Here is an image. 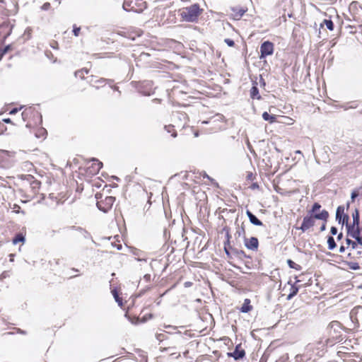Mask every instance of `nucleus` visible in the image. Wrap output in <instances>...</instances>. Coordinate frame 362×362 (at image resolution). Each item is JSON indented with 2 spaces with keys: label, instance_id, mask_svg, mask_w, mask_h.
Segmentation results:
<instances>
[{
  "label": "nucleus",
  "instance_id": "cd10ccee",
  "mask_svg": "<svg viewBox=\"0 0 362 362\" xmlns=\"http://www.w3.org/2000/svg\"><path fill=\"white\" fill-rule=\"evenodd\" d=\"M25 237L22 233H18L13 239L12 243L13 245H17L18 243H24Z\"/></svg>",
  "mask_w": 362,
  "mask_h": 362
},
{
  "label": "nucleus",
  "instance_id": "603ef678",
  "mask_svg": "<svg viewBox=\"0 0 362 362\" xmlns=\"http://www.w3.org/2000/svg\"><path fill=\"white\" fill-rule=\"evenodd\" d=\"M251 188L255 189L259 188V185L257 183H253L251 186Z\"/></svg>",
  "mask_w": 362,
  "mask_h": 362
},
{
  "label": "nucleus",
  "instance_id": "4c0bfd02",
  "mask_svg": "<svg viewBox=\"0 0 362 362\" xmlns=\"http://www.w3.org/2000/svg\"><path fill=\"white\" fill-rule=\"evenodd\" d=\"M156 339L158 341H163L164 339H166V335H165V334H163V333L157 334H156Z\"/></svg>",
  "mask_w": 362,
  "mask_h": 362
},
{
  "label": "nucleus",
  "instance_id": "4468645a",
  "mask_svg": "<svg viewBox=\"0 0 362 362\" xmlns=\"http://www.w3.org/2000/svg\"><path fill=\"white\" fill-rule=\"evenodd\" d=\"M127 313L130 315H132V317L136 320V322H146L153 317V315L151 313H144V310H142L139 315L136 317L134 315L132 309L129 308H128Z\"/></svg>",
  "mask_w": 362,
  "mask_h": 362
},
{
  "label": "nucleus",
  "instance_id": "3c124183",
  "mask_svg": "<svg viewBox=\"0 0 362 362\" xmlns=\"http://www.w3.org/2000/svg\"><path fill=\"white\" fill-rule=\"evenodd\" d=\"M234 45V42L233 40L228 39V46L233 47Z\"/></svg>",
  "mask_w": 362,
  "mask_h": 362
},
{
  "label": "nucleus",
  "instance_id": "864d4df0",
  "mask_svg": "<svg viewBox=\"0 0 362 362\" xmlns=\"http://www.w3.org/2000/svg\"><path fill=\"white\" fill-rule=\"evenodd\" d=\"M180 115H182V116H183V117H184L185 119L188 120V117H187V115L186 114H185V113H180Z\"/></svg>",
  "mask_w": 362,
  "mask_h": 362
},
{
  "label": "nucleus",
  "instance_id": "423d86ee",
  "mask_svg": "<svg viewBox=\"0 0 362 362\" xmlns=\"http://www.w3.org/2000/svg\"><path fill=\"white\" fill-rule=\"evenodd\" d=\"M88 78L89 84L97 89L103 88L107 84L111 85L114 83V81L112 79L98 77L95 75H90Z\"/></svg>",
  "mask_w": 362,
  "mask_h": 362
},
{
  "label": "nucleus",
  "instance_id": "6e6d98bb",
  "mask_svg": "<svg viewBox=\"0 0 362 362\" xmlns=\"http://www.w3.org/2000/svg\"><path fill=\"white\" fill-rule=\"evenodd\" d=\"M223 250L226 252V242L223 243Z\"/></svg>",
  "mask_w": 362,
  "mask_h": 362
},
{
  "label": "nucleus",
  "instance_id": "2f4dec72",
  "mask_svg": "<svg viewBox=\"0 0 362 362\" xmlns=\"http://www.w3.org/2000/svg\"><path fill=\"white\" fill-rule=\"evenodd\" d=\"M327 245L329 250H334L337 247L335 240L332 236H329L327 238Z\"/></svg>",
  "mask_w": 362,
  "mask_h": 362
},
{
  "label": "nucleus",
  "instance_id": "1a4fd4ad",
  "mask_svg": "<svg viewBox=\"0 0 362 362\" xmlns=\"http://www.w3.org/2000/svg\"><path fill=\"white\" fill-rule=\"evenodd\" d=\"M274 51V45L270 41H265L260 46V59L266 58L267 56L272 55Z\"/></svg>",
  "mask_w": 362,
  "mask_h": 362
},
{
  "label": "nucleus",
  "instance_id": "680f3d73",
  "mask_svg": "<svg viewBox=\"0 0 362 362\" xmlns=\"http://www.w3.org/2000/svg\"><path fill=\"white\" fill-rule=\"evenodd\" d=\"M121 247H122V246H121V245H119V247H117V249H118V250H120Z\"/></svg>",
  "mask_w": 362,
  "mask_h": 362
},
{
  "label": "nucleus",
  "instance_id": "4be33fe9",
  "mask_svg": "<svg viewBox=\"0 0 362 362\" xmlns=\"http://www.w3.org/2000/svg\"><path fill=\"white\" fill-rule=\"evenodd\" d=\"M247 215L250 222L255 226H262L263 223L251 211H247Z\"/></svg>",
  "mask_w": 362,
  "mask_h": 362
},
{
  "label": "nucleus",
  "instance_id": "dca6fc26",
  "mask_svg": "<svg viewBox=\"0 0 362 362\" xmlns=\"http://www.w3.org/2000/svg\"><path fill=\"white\" fill-rule=\"evenodd\" d=\"M245 247L251 250L256 251L259 247L258 239L255 237H251L250 238H245L244 240Z\"/></svg>",
  "mask_w": 362,
  "mask_h": 362
},
{
  "label": "nucleus",
  "instance_id": "58836bf2",
  "mask_svg": "<svg viewBox=\"0 0 362 362\" xmlns=\"http://www.w3.org/2000/svg\"><path fill=\"white\" fill-rule=\"evenodd\" d=\"M81 32V28L74 25L73 33L75 36H78Z\"/></svg>",
  "mask_w": 362,
  "mask_h": 362
},
{
  "label": "nucleus",
  "instance_id": "f8f14e48",
  "mask_svg": "<svg viewBox=\"0 0 362 362\" xmlns=\"http://www.w3.org/2000/svg\"><path fill=\"white\" fill-rule=\"evenodd\" d=\"M247 8L243 6H231L230 7V18L233 20H240L243 16L247 12Z\"/></svg>",
  "mask_w": 362,
  "mask_h": 362
},
{
  "label": "nucleus",
  "instance_id": "0eeeda50",
  "mask_svg": "<svg viewBox=\"0 0 362 362\" xmlns=\"http://www.w3.org/2000/svg\"><path fill=\"white\" fill-rule=\"evenodd\" d=\"M340 327V323L337 321H333L330 323L329 334L330 337L327 339V344H334L339 342L343 339L342 334L337 333V328Z\"/></svg>",
  "mask_w": 362,
  "mask_h": 362
},
{
  "label": "nucleus",
  "instance_id": "79ce46f5",
  "mask_svg": "<svg viewBox=\"0 0 362 362\" xmlns=\"http://www.w3.org/2000/svg\"><path fill=\"white\" fill-rule=\"evenodd\" d=\"M143 279L146 281V282H150L151 280V275L149 274H146L144 276V278Z\"/></svg>",
  "mask_w": 362,
  "mask_h": 362
},
{
  "label": "nucleus",
  "instance_id": "412c9836",
  "mask_svg": "<svg viewBox=\"0 0 362 362\" xmlns=\"http://www.w3.org/2000/svg\"><path fill=\"white\" fill-rule=\"evenodd\" d=\"M358 8L362 10V6L356 1L352 2L349 6V10L354 14V18H357L356 15L358 16V17H360V13L358 11Z\"/></svg>",
  "mask_w": 362,
  "mask_h": 362
},
{
  "label": "nucleus",
  "instance_id": "de8ad7c7",
  "mask_svg": "<svg viewBox=\"0 0 362 362\" xmlns=\"http://www.w3.org/2000/svg\"><path fill=\"white\" fill-rule=\"evenodd\" d=\"M345 249H346V247L345 245H344L343 243H341V245H340V247H339V252L341 253H343L345 252Z\"/></svg>",
  "mask_w": 362,
  "mask_h": 362
},
{
  "label": "nucleus",
  "instance_id": "a19ab883",
  "mask_svg": "<svg viewBox=\"0 0 362 362\" xmlns=\"http://www.w3.org/2000/svg\"><path fill=\"white\" fill-rule=\"evenodd\" d=\"M358 196V192L357 190H354L351 192V199L352 202H354L355 199Z\"/></svg>",
  "mask_w": 362,
  "mask_h": 362
},
{
  "label": "nucleus",
  "instance_id": "052dcab7",
  "mask_svg": "<svg viewBox=\"0 0 362 362\" xmlns=\"http://www.w3.org/2000/svg\"><path fill=\"white\" fill-rule=\"evenodd\" d=\"M198 136V133L197 132H195L194 133V136Z\"/></svg>",
  "mask_w": 362,
  "mask_h": 362
},
{
  "label": "nucleus",
  "instance_id": "7ed1b4c3",
  "mask_svg": "<svg viewBox=\"0 0 362 362\" xmlns=\"http://www.w3.org/2000/svg\"><path fill=\"white\" fill-rule=\"evenodd\" d=\"M22 117L26 122V127H33L41 123L42 116L40 112L31 107L25 108L22 112Z\"/></svg>",
  "mask_w": 362,
  "mask_h": 362
},
{
  "label": "nucleus",
  "instance_id": "2eb2a0df",
  "mask_svg": "<svg viewBox=\"0 0 362 362\" xmlns=\"http://www.w3.org/2000/svg\"><path fill=\"white\" fill-rule=\"evenodd\" d=\"M245 356V351L241 344L235 346L233 352L228 353V356L233 357L235 360L242 359Z\"/></svg>",
  "mask_w": 362,
  "mask_h": 362
},
{
  "label": "nucleus",
  "instance_id": "5701e85b",
  "mask_svg": "<svg viewBox=\"0 0 362 362\" xmlns=\"http://www.w3.org/2000/svg\"><path fill=\"white\" fill-rule=\"evenodd\" d=\"M262 118L265 121L269 122L270 124L279 122V121L277 120V117L276 115H270L267 112H264L262 113Z\"/></svg>",
  "mask_w": 362,
  "mask_h": 362
},
{
  "label": "nucleus",
  "instance_id": "13d9d810",
  "mask_svg": "<svg viewBox=\"0 0 362 362\" xmlns=\"http://www.w3.org/2000/svg\"><path fill=\"white\" fill-rule=\"evenodd\" d=\"M325 224H323L321 228V230H325Z\"/></svg>",
  "mask_w": 362,
  "mask_h": 362
},
{
  "label": "nucleus",
  "instance_id": "c9c22d12",
  "mask_svg": "<svg viewBox=\"0 0 362 362\" xmlns=\"http://www.w3.org/2000/svg\"><path fill=\"white\" fill-rule=\"evenodd\" d=\"M345 241H346V245H347L346 248H349L350 246L351 247L352 249L355 248V245H356V242H354L349 238H346L345 240Z\"/></svg>",
  "mask_w": 362,
  "mask_h": 362
},
{
  "label": "nucleus",
  "instance_id": "c756f323",
  "mask_svg": "<svg viewBox=\"0 0 362 362\" xmlns=\"http://www.w3.org/2000/svg\"><path fill=\"white\" fill-rule=\"evenodd\" d=\"M287 264L290 268L293 269L296 271H300L302 269V267L300 264H296L291 259H288Z\"/></svg>",
  "mask_w": 362,
  "mask_h": 362
},
{
  "label": "nucleus",
  "instance_id": "f257e3e1",
  "mask_svg": "<svg viewBox=\"0 0 362 362\" xmlns=\"http://www.w3.org/2000/svg\"><path fill=\"white\" fill-rule=\"evenodd\" d=\"M328 218L329 213L325 209L320 211V214H315V215L308 214L303 218L301 226L296 228L302 230V232H305L315 226V219L322 220L326 222Z\"/></svg>",
  "mask_w": 362,
  "mask_h": 362
},
{
  "label": "nucleus",
  "instance_id": "8fccbe9b",
  "mask_svg": "<svg viewBox=\"0 0 362 362\" xmlns=\"http://www.w3.org/2000/svg\"><path fill=\"white\" fill-rule=\"evenodd\" d=\"M175 347H163V346H160V350L163 351H168L169 349H175Z\"/></svg>",
  "mask_w": 362,
  "mask_h": 362
},
{
  "label": "nucleus",
  "instance_id": "09e8293b",
  "mask_svg": "<svg viewBox=\"0 0 362 362\" xmlns=\"http://www.w3.org/2000/svg\"><path fill=\"white\" fill-rule=\"evenodd\" d=\"M170 355L175 356V358H178V357H180V354L178 351H175V352L170 353Z\"/></svg>",
  "mask_w": 362,
  "mask_h": 362
},
{
  "label": "nucleus",
  "instance_id": "c03bdc74",
  "mask_svg": "<svg viewBox=\"0 0 362 362\" xmlns=\"http://www.w3.org/2000/svg\"><path fill=\"white\" fill-rule=\"evenodd\" d=\"M50 4L49 2H46L42 6V8L43 10H48L50 8Z\"/></svg>",
  "mask_w": 362,
  "mask_h": 362
},
{
  "label": "nucleus",
  "instance_id": "ea45409f",
  "mask_svg": "<svg viewBox=\"0 0 362 362\" xmlns=\"http://www.w3.org/2000/svg\"><path fill=\"white\" fill-rule=\"evenodd\" d=\"M12 209L16 214H19L21 212V207L16 204H13V206H12Z\"/></svg>",
  "mask_w": 362,
  "mask_h": 362
},
{
  "label": "nucleus",
  "instance_id": "f03ea898",
  "mask_svg": "<svg viewBox=\"0 0 362 362\" xmlns=\"http://www.w3.org/2000/svg\"><path fill=\"white\" fill-rule=\"evenodd\" d=\"M203 9L200 8L197 4L183 8L181 11L180 16L183 21L187 22H196L199 16L202 13Z\"/></svg>",
  "mask_w": 362,
  "mask_h": 362
},
{
  "label": "nucleus",
  "instance_id": "f3484780",
  "mask_svg": "<svg viewBox=\"0 0 362 362\" xmlns=\"http://www.w3.org/2000/svg\"><path fill=\"white\" fill-rule=\"evenodd\" d=\"M287 286H288V293L287 295L286 299L291 300L298 293L299 286H297L296 284H292L291 281H288L287 285H285L284 289H286Z\"/></svg>",
  "mask_w": 362,
  "mask_h": 362
},
{
  "label": "nucleus",
  "instance_id": "a18cd8bd",
  "mask_svg": "<svg viewBox=\"0 0 362 362\" xmlns=\"http://www.w3.org/2000/svg\"><path fill=\"white\" fill-rule=\"evenodd\" d=\"M255 179V175L252 173H248L247 175V180H253Z\"/></svg>",
  "mask_w": 362,
  "mask_h": 362
},
{
  "label": "nucleus",
  "instance_id": "7c9ffc66",
  "mask_svg": "<svg viewBox=\"0 0 362 362\" xmlns=\"http://www.w3.org/2000/svg\"><path fill=\"white\" fill-rule=\"evenodd\" d=\"M282 118V121H279L280 123L286 124L288 125H292L294 124L295 120L287 116H281Z\"/></svg>",
  "mask_w": 362,
  "mask_h": 362
},
{
  "label": "nucleus",
  "instance_id": "f704fd0d",
  "mask_svg": "<svg viewBox=\"0 0 362 362\" xmlns=\"http://www.w3.org/2000/svg\"><path fill=\"white\" fill-rule=\"evenodd\" d=\"M47 134V132L44 128H40L37 129V133H36L37 137H44Z\"/></svg>",
  "mask_w": 362,
  "mask_h": 362
},
{
  "label": "nucleus",
  "instance_id": "4d7b16f0",
  "mask_svg": "<svg viewBox=\"0 0 362 362\" xmlns=\"http://www.w3.org/2000/svg\"><path fill=\"white\" fill-rule=\"evenodd\" d=\"M4 121L6 123H9L11 122L10 119H4Z\"/></svg>",
  "mask_w": 362,
  "mask_h": 362
},
{
  "label": "nucleus",
  "instance_id": "aec40b11",
  "mask_svg": "<svg viewBox=\"0 0 362 362\" xmlns=\"http://www.w3.org/2000/svg\"><path fill=\"white\" fill-rule=\"evenodd\" d=\"M41 186V182L37 180H33L30 183V188L32 189V195L35 196L38 194L39 189Z\"/></svg>",
  "mask_w": 362,
  "mask_h": 362
},
{
  "label": "nucleus",
  "instance_id": "72a5a7b5",
  "mask_svg": "<svg viewBox=\"0 0 362 362\" xmlns=\"http://www.w3.org/2000/svg\"><path fill=\"white\" fill-rule=\"evenodd\" d=\"M218 225L219 226H221L222 227V231H223L225 229H226V226H223L224 223H225V219L223 218V215H221V212L219 213L218 214Z\"/></svg>",
  "mask_w": 362,
  "mask_h": 362
},
{
  "label": "nucleus",
  "instance_id": "473e14b6",
  "mask_svg": "<svg viewBox=\"0 0 362 362\" xmlns=\"http://www.w3.org/2000/svg\"><path fill=\"white\" fill-rule=\"evenodd\" d=\"M165 129L168 133L170 134L171 136L175 137L177 136V132L173 125H167L165 127Z\"/></svg>",
  "mask_w": 362,
  "mask_h": 362
},
{
  "label": "nucleus",
  "instance_id": "c85d7f7f",
  "mask_svg": "<svg viewBox=\"0 0 362 362\" xmlns=\"http://www.w3.org/2000/svg\"><path fill=\"white\" fill-rule=\"evenodd\" d=\"M324 25H325L327 28V29H329L331 31L333 30L334 28V23L330 19H325L323 22L321 23L320 26L323 27Z\"/></svg>",
  "mask_w": 362,
  "mask_h": 362
},
{
  "label": "nucleus",
  "instance_id": "b1692460",
  "mask_svg": "<svg viewBox=\"0 0 362 362\" xmlns=\"http://www.w3.org/2000/svg\"><path fill=\"white\" fill-rule=\"evenodd\" d=\"M71 272L78 273L79 271H78V269H76L74 268H68L66 271L64 272V274L65 277H66L68 279H71V278L78 276V274H74Z\"/></svg>",
  "mask_w": 362,
  "mask_h": 362
},
{
  "label": "nucleus",
  "instance_id": "49530a36",
  "mask_svg": "<svg viewBox=\"0 0 362 362\" xmlns=\"http://www.w3.org/2000/svg\"><path fill=\"white\" fill-rule=\"evenodd\" d=\"M343 238H344L343 233H339V234H337V241L340 242L343 239Z\"/></svg>",
  "mask_w": 362,
  "mask_h": 362
},
{
  "label": "nucleus",
  "instance_id": "9d476101",
  "mask_svg": "<svg viewBox=\"0 0 362 362\" xmlns=\"http://www.w3.org/2000/svg\"><path fill=\"white\" fill-rule=\"evenodd\" d=\"M352 216V222L347 221V224H346V227L347 229L348 235H349L352 233V229L354 228L356 229L358 228L361 223L359 221V211L357 209H355L354 211L351 214Z\"/></svg>",
  "mask_w": 362,
  "mask_h": 362
},
{
  "label": "nucleus",
  "instance_id": "5fc2aeb1",
  "mask_svg": "<svg viewBox=\"0 0 362 362\" xmlns=\"http://www.w3.org/2000/svg\"><path fill=\"white\" fill-rule=\"evenodd\" d=\"M358 254L359 255V258L362 259V248L361 250L358 251Z\"/></svg>",
  "mask_w": 362,
  "mask_h": 362
},
{
  "label": "nucleus",
  "instance_id": "37998d69",
  "mask_svg": "<svg viewBox=\"0 0 362 362\" xmlns=\"http://www.w3.org/2000/svg\"><path fill=\"white\" fill-rule=\"evenodd\" d=\"M330 233H331V234H332V235H335L339 234V233H338V230H337V228L336 227H334V226H332V227L331 228V229H330Z\"/></svg>",
  "mask_w": 362,
  "mask_h": 362
},
{
  "label": "nucleus",
  "instance_id": "a878e982",
  "mask_svg": "<svg viewBox=\"0 0 362 362\" xmlns=\"http://www.w3.org/2000/svg\"><path fill=\"white\" fill-rule=\"evenodd\" d=\"M322 208V206L318 202H315L312 206L310 210L308 211V214L315 215V214H320L319 211Z\"/></svg>",
  "mask_w": 362,
  "mask_h": 362
},
{
  "label": "nucleus",
  "instance_id": "a211bd4d",
  "mask_svg": "<svg viewBox=\"0 0 362 362\" xmlns=\"http://www.w3.org/2000/svg\"><path fill=\"white\" fill-rule=\"evenodd\" d=\"M89 72H90V69L84 67V68L76 70L74 72V76L77 78L84 80V79H86V76L88 75L89 74Z\"/></svg>",
  "mask_w": 362,
  "mask_h": 362
},
{
  "label": "nucleus",
  "instance_id": "6e6552de",
  "mask_svg": "<svg viewBox=\"0 0 362 362\" xmlns=\"http://www.w3.org/2000/svg\"><path fill=\"white\" fill-rule=\"evenodd\" d=\"M103 168V163L97 159L88 162L84 168L86 174L88 176L96 175Z\"/></svg>",
  "mask_w": 362,
  "mask_h": 362
},
{
  "label": "nucleus",
  "instance_id": "20e7f679",
  "mask_svg": "<svg viewBox=\"0 0 362 362\" xmlns=\"http://www.w3.org/2000/svg\"><path fill=\"white\" fill-rule=\"evenodd\" d=\"M97 199V207L99 210L104 213L108 212L112 208L115 202V197L112 196L103 197L102 194L97 193L95 194Z\"/></svg>",
  "mask_w": 362,
  "mask_h": 362
},
{
  "label": "nucleus",
  "instance_id": "e2e57ef3",
  "mask_svg": "<svg viewBox=\"0 0 362 362\" xmlns=\"http://www.w3.org/2000/svg\"><path fill=\"white\" fill-rule=\"evenodd\" d=\"M1 125V123L0 122V126Z\"/></svg>",
  "mask_w": 362,
  "mask_h": 362
},
{
  "label": "nucleus",
  "instance_id": "9b49d317",
  "mask_svg": "<svg viewBox=\"0 0 362 362\" xmlns=\"http://www.w3.org/2000/svg\"><path fill=\"white\" fill-rule=\"evenodd\" d=\"M339 357L341 358L344 362H361L362 358L355 353H346L342 351L337 352Z\"/></svg>",
  "mask_w": 362,
  "mask_h": 362
},
{
  "label": "nucleus",
  "instance_id": "6ab92c4d",
  "mask_svg": "<svg viewBox=\"0 0 362 362\" xmlns=\"http://www.w3.org/2000/svg\"><path fill=\"white\" fill-rule=\"evenodd\" d=\"M111 293L114 296L115 301L118 303L119 306L121 308H124L122 298L119 296V289L117 288H114L112 289Z\"/></svg>",
  "mask_w": 362,
  "mask_h": 362
},
{
  "label": "nucleus",
  "instance_id": "393cba45",
  "mask_svg": "<svg viewBox=\"0 0 362 362\" xmlns=\"http://www.w3.org/2000/svg\"><path fill=\"white\" fill-rule=\"evenodd\" d=\"M250 97L252 99H257L259 100L261 98V95L259 93V89L256 86H253L250 91Z\"/></svg>",
  "mask_w": 362,
  "mask_h": 362
},
{
  "label": "nucleus",
  "instance_id": "e433bc0d",
  "mask_svg": "<svg viewBox=\"0 0 362 362\" xmlns=\"http://www.w3.org/2000/svg\"><path fill=\"white\" fill-rule=\"evenodd\" d=\"M10 49V45H8L4 48H0V61L3 56Z\"/></svg>",
  "mask_w": 362,
  "mask_h": 362
},
{
  "label": "nucleus",
  "instance_id": "39448f33",
  "mask_svg": "<svg viewBox=\"0 0 362 362\" xmlns=\"http://www.w3.org/2000/svg\"><path fill=\"white\" fill-rule=\"evenodd\" d=\"M146 7L147 4L144 0H124L123 3V8L127 11L141 13Z\"/></svg>",
  "mask_w": 362,
  "mask_h": 362
},
{
  "label": "nucleus",
  "instance_id": "bf43d9fd",
  "mask_svg": "<svg viewBox=\"0 0 362 362\" xmlns=\"http://www.w3.org/2000/svg\"><path fill=\"white\" fill-rule=\"evenodd\" d=\"M218 210H221V208H218ZM220 212H221V213L224 212V210L220 211L218 212V214H219Z\"/></svg>",
  "mask_w": 362,
  "mask_h": 362
},
{
  "label": "nucleus",
  "instance_id": "bb28decb",
  "mask_svg": "<svg viewBox=\"0 0 362 362\" xmlns=\"http://www.w3.org/2000/svg\"><path fill=\"white\" fill-rule=\"evenodd\" d=\"M252 308V306L250 305V300L249 299H245L240 310L243 313H247L250 311Z\"/></svg>",
  "mask_w": 362,
  "mask_h": 362
},
{
  "label": "nucleus",
  "instance_id": "ddd939ff",
  "mask_svg": "<svg viewBox=\"0 0 362 362\" xmlns=\"http://www.w3.org/2000/svg\"><path fill=\"white\" fill-rule=\"evenodd\" d=\"M336 219L339 223L342 225L347 224V221L349 220L348 214L344 212V206H339L336 211Z\"/></svg>",
  "mask_w": 362,
  "mask_h": 362
}]
</instances>
